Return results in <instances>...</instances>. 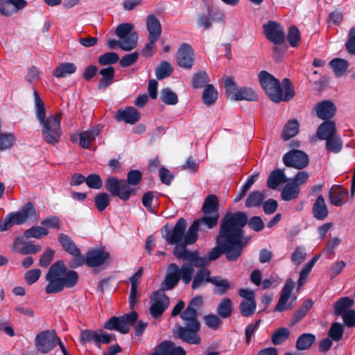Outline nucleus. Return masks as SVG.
<instances>
[{"mask_svg": "<svg viewBox=\"0 0 355 355\" xmlns=\"http://www.w3.org/2000/svg\"><path fill=\"white\" fill-rule=\"evenodd\" d=\"M87 265L89 267H97L103 265L110 257V254L101 249L89 250L87 254Z\"/></svg>", "mask_w": 355, "mask_h": 355, "instance_id": "aec40b11", "label": "nucleus"}, {"mask_svg": "<svg viewBox=\"0 0 355 355\" xmlns=\"http://www.w3.org/2000/svg\"><path fill=\"white\" fill-rule=\"evenodd\" d=\"M119 60V57L116 53L107 52L98 58V63L103 66L109 65L117 62Z\"/></svg>", "mask_w": 355, "mask_h": 355, "instance_id": "0e129e2a", "label": "nucleus"}, {"mask_svg": "<svg viewBox=\"0 0 355 355\" xmlns=\"http://www.w3.org/2000/svg\"><path fill=\"white\" fill-rule=\"evenodd\" d=\"M336 110L335 104L330 100L321 101L315 107L317 116L325 121L332 119L335 116Z\"/></svg>", "mask_w": 355, "mask_h": 355, "instance_id": "a211bd4d", "label": "nucleus"}, {"mask_svg": "<svg viewBox=\"0 0 355 355\" xmlns=\"http://www.w3.org/2000/svg\"><path fill=\"white\" fill-rule=\"evenodd\" d=\"M187 261L183 263L180 268L178 267L180 279H181L184 284H188L192 280L195 272L194 267H196L193 263Z\"/></svg>", "mask_w": 355, "mask_h": 355, "instance_id": "2f4dec72", "label": "nucleus"}, {"mask_svg": "<svg viewBox=\"0 0 355 355\" xmlns=\"http://www.w3.org/2000/svg\"><path fill=\"white\" fill-rule=\"evenodd\" d=\"M187 221L184 218H180L175 223L172 230H168L164 238L170 245L176 244L173 250L174 255L179 259L183 261H194L196 266L205 264L206 260L200 258L198 251L191 252L187 250L184 242L186 234Z\"/></svg>", "mask_w": 355, "mask_h": 355, "instance_id": "f03ea898", "label": "nucleus"}, {"mask_svg": "<svg viewBox=\"0 0 355 355\" xmlns=\"http://www.w3.org/2000/svg\"><path fill=\"white\" fill-rule=\"evenodd\" d=\"M163 355H185V351L181 347H176L171 341H164L160 343Z\"/></svg>", "mask_w": 355, "mask_h": 355, "instance_id": "e433bc0d", "label": "nucleus"}, {"mask_svg": "<svg viewBox=\"0 0 355 355\" xmlns=\"http://www.w3.org/2000/svg\"><path fill=\"white\" fill-rule=\"evenodd\" d=\"M118 121H125L130 124L136 123L140 119V114L133 107H127L125 110H119L115 115Z\"/></svg>", "mask_w": 355, "mask_h": 355, "instance_id": "4be33fe9", "label": "nucleus"}, {"mask_svg": "<svg viewBox=\"0 0 355 355\" xmlns=\"http://www.w3.org/2000/svg\"><path fill=\"white\" fill-rule=\"evenodd\" d=\"M76 71V66L73 63L62 62L54 69L53 74L57 78H63L75 73Z\"/></svg>", "mask_w": 355, "mask_h": 355, "instance_id": "f704fd0d", "label": "nucleus"}, {"mask_svg": "<svg viewBox=\"0 0 355 355\" xmlns=\"http://www.w3.org/2000/svg\"><path fill=\"white\" fill-rule=\"evenodd\" d=\"M80 340L82 343H94L98 347V330L86 329L82 331L80 335Z\"/></svg>", "mask_w": 355, "mask_h": 355, "instance_id": "13d9d810", "label": "nucleus"}, {"mask_svg": "<svg viewBox=\"0 0 355 355\" xmlns=\"http://www.w3.org/2000/svg\"><path fill=\"white\" fill-rule=\"evenodd\" d=\"M290 334L288 328L281 327L274 331L271 336V341L274 345H282L289 338Z\"/></svg>", "mask_w": 355, "mask_h": 355, "instance_id": "c03bdc74", "label": "nucleus"}, {"mask_svg": "<svg viewBox=\"0 0 355 355\" xmlns=\"http://www.w3.org/2000/svg\"><path fill=\"white\" fill-rule=\"evenodd\" d=\"M180 317L184 321V324L200 327V322L198 320V313L196 310H191L190 308L187 307L181 313Z\"/></svg>", "mask_w": 355, "mask_h": 355, "instance_id": "ea45409f", "label": "nucleus"}, {"mask_svg": "<svg viewBox=\"0 0 355 355\" xmlns=\"http://www.w3.org/2000/svg\"><path fill=\"white\" fill-rule=\"evenodd\" d=\"M295 286V282L291 279H288L282 290L280 297L275 309V311H283L287 309H291L293 306L291 304H287L290 298L291 292Z\"/></svg>", "mask_w": 355, "mask_h": 355, "instance_id": "f3484780", "label": "nucleus"}, {"mask_svg": "<svg viewBox=\"0 0 355 355\" xmlns=\"http://www.w3.org/2000/svg\"><path fill=\"white\" fill-rule=\"evenodd\" d=\"M134 26L129 23L120 24L115 31V34L120 38L119 46L125 51L134 49L137 44V34L133 32Z\"/></svg>", "mask_w": 355, "mask_h": 355, "instance_id": "1a4fd4ad", "label": "nucleus"}, {"mask_svg": "<svg viewBox=\"0 0 355 355\" xmlns=\"http://www.w3.org/2000/svg\"><path fill=\"white\" fill-rule=\"evenodd\" d=\"M257 304L255 300H243L239 306L242 315L250 317L252 315L256 310Z\"/></svg>", "mask_w": 355, "mask_h": 355, "instance_id": "3c124183", "label": "nucleus"}, {"mask_svg": "<svg viewBox=\"0 0 355 355\" xmlns=\"http://www.w3.org/2000/svg\"><path fill=\"white\" fill-rule=\"evenodd\" d=\"M15 141V136L12 133L0 134V150L3 151L10 148Z\"/></svg>", "mask_w": 355, "mask_h": 355, "instance_id": "bf43d9fd", "label": "nucleus"}, {"mask_svg": "<svg viewBox=\"0 0 355 355\" xmlns=\"http://www.w3.org/2000/svg\"><path fill=\"white\" fill-rule=\"evenodd\" d=\"M36 116L40 123L46 120L44 104L37 91L34 92Z\"/></svg>", "mask_w": 355, "mask_h": 355, "instance_id": "8fccbe9b", "label": "nucleus"}, {"mask_svg": "<svg viewBox=\"0 0 355 355\" xmlns=\"http://www.w3.org/2000/svg\"><path fill=\"white\" fill-rule=\"evenodd\" d=\"M348 191L340 185H334L329 191V202L337 207H341L347 201Z\"/></svg>", "mask_w": 355, "mask_h": 355, "instance_id": "6ab92c4d", "label": "nucleus"}, {"mask_svg": "<svg viewBox=\"0 0 355 355\" xmlns=\"http://www.w3.org/2000/svg\"><path fill=\"white\" fill-rule=\"evenodd\" d=\"M102 130V125H98L90 130L84 131L80 134L79 145L83 148H89Z\"/></svg>", "mask_w": 355, "mask_h": 355, "instance_id": "b1692460", "label": "nucleus"}, {"mask_svg": "<svg viewBox=\"0 0 355 355\" xmlns=\"http://www.w3.org/2000/svg\"><path fill=\"white\" fill-rule=\"evenodd\" d=\"M224 86L228 98L237 101L240 88L236 86L235 81L231 77H228L225 80Z\"/></svg>", "mask_w": 355, "mask_h": 355, "instance_id": "49530a36", "label": "nucleus"}, {"mask_svg": "<svg viewBox=\"0 0 355 355\" xmlns=\"http://www.w3.org/2000/svg\"><path fill=\"white\" fill-rule=\"evenodd\" d=\"M329 65L334 70L336 76L340 77L344 75L348 69L349 63L342 58H334L329 62Z\"/></svg>", "mask_w": 355, "mask_h": 355, "instance_id": "4c0bfd02", "label": "nucleus"}, {"mask_svg": "<svg viewBox=\"0 0 355 355\" xmlns=\"http://www.w3.org/2000/svg\"><path fill=\"white\" fill-rule=\"evenodd\" d=\"M336 135V127L334 121L329 120L321 123L317 130V137L320 140L327 139Z\"/></svg>", "mask_w": 355, "mask_h": 355, "instance_id": "a878e982", "label": "nucleus"}, {"mask_svg": "<svg viewBox=\"0 0 355 355\" xmlns=\"http://www.w3.org/2000/svg\"><path fill=\"white\" fill-rule=\"evenodd\" d=\"M146 28L148 37L159 38L162 34V25L157 17L154 15H149L146 18Z\"/></svg>", "mask_w": 355, "mask_h": 355, "instance_id": "cd10ccee", "label": "nucleus"}, {"mask_svg": "<svg viewBox=\"0 0 355 355\" xmlns=\"http://www.w3.org/2000/svg\"><path fill=\"white\" fill-rule=\"evenodd\" d=\"M99 73L102 76V78L99 81L98 87L99 89H105L108 87L114 80V69L110 66L101 69Z\"/></svg>", "mask_w": 355, "mask_h": 355, "instance_id": "7c9ffc66", "label": "nucleus"}, {"mask_svg": "<svg viewBox=\"0 0 355 355\" xmlns=\"http://www.w3.org/2000/svg\"><path fill=\"white\" fill-rule=\"evenodd\" d=\"M172 72L173 67L171 64L166 61L162 62L155 69L156 77L159 80H162L169 76Z\"/></svg>", "mask_w": 355, "mask_h": 355, "instance_id": "603ef678", "label": "nucleus"}, {"mask_svg": "<svg viewBox=\"0 0 355 355\" xmlns=\"http://www.w3.org/2000/svg\"><path fill=\"white\" fill-rule=\"evenodd\" d=\"M22 243L23 240L19 237H17L15 239L12 250L15 251L19 250L21 254L26 255L30 254H35L40 251L42 249V247L40 245H34L31 243L24 244V246L19 249V246Z\"/></svg>", "mask_w": 355, "mask_h": 355, "instance_id": "c756f323", "label": "nucleus"}, {"mask_svg": "<svg viewBox=\"0 0 355 355\" xmlns=\"http://www.w3.org/2000/svg\"><path fill=\"white\" fill-rule=\"evenodd\" d=\"M150 299L152 302L150 308V315L153 318H158L168 307L169 299L164 293V289L155 291Z\"/></svg>", "mask_w": 355, "mask_h": 355, "instance_id": "ddd939ff", "label": "nucleus"}, {"mask_svg": "<svg viewBox=\"0 0 355 355\" xmlns=\"http://www.w3.org/2000/svg\"><path fill=\"white\" fill-rule=\"evenodd\" d=\"M205 267H199L200 268L193 276L192 281V288L193 290L204 286L208 283H212L213 277H211V272Z\"/></svg>", "mask_w": 355, "mask_h": 355, "instance_id": "412c9836", "label": "nucleus"}, {"mask_svg": "<svg viewBox=\"0 0 355 355\" xmlns=\"http://www.w3.org/2000/svg\"><path fill=\"white\" fill-rule=\"evenodd\" d=\"M105 188L113 197H119L123 201L128 200L133 189L128 185L125 180L118 179L110 176L105 180Z\"/></svg>", "mask_w": 355, "mask_h": 355, "instance_id": "6e6552de", "label": "nucleus"}, {"mask_svg": "<svg viewBox=\"0 0 355 355\" xmlns=\"http://www.w3.org/2000/svg\"><path fill=\"white\" fill-rule=\"evenodd\" d=\"M288 181V179L286 177L284 169H276L270 174L267 181V186L270 189H276L279 184Z\"/></svg>", "mask_w": 355, "mask_h": 355, "instance_id": "c85d7f7f", "label": "nucleus"}, {"mask_svg": "<svg viewBox=\"0 0 355 355\" xmlns=\"http://www.w3.org/2000/svg\"><path fill=\"white\" fill-rule=\"evenodd\" d=\"M342 139L336 135L326 139V149L327 151L334 153H338L343 148Z\"/></svg>", "mask_w": 355, "mask_h": 355, "instance_id": "79ce46f5", "label": "nucleus"}, {"mask_svg": "<svg viewBox=\"0 0 355 355\" xmlns=\"http://www.w3.org/2000/svg\"><path fill=\"white\" fill-rule=\"evenodd\" d=\"M195 55L191 46L187 43L182 44L177 53V62L179 67L190 69L194 64Z\"/></svg>", "mask_w": 355, "mask_h": 355, "instance_id": "dca6fc26", "label": "nucleus"}, {"mask_svg": "<svg viewBox=\"0 0 355 355\" xmlns=\"http://www.w3.org/2000/svg\"><path fill=\"white\" fill-rule=\"evenodd\" d=\"M78 278L76 271L67 270L63 261H57L51 266L46 275L48 284L45 291L48 294H53L62 291L65 287L71 288L76 285Z\"/></svg>", "mask_w": 355, "mask_h": 355, "instance_id": "7ed1b4c3", "label": "nucleus"}, {"mask_svg": "<svg viewBox=\"0 0 355 355\" xmlns=\"http://www.w3.org/2000/svg\"><path fill=\"white\" fill-rule=\"evenodd\" d=\"M232 312V301L229 298H224L221 300L217 307L218 315L223 318H229Z\"/></svg>", "mask_w": 355, "mask_h": 355, "instance_id": "de8ad7c7", "label": "nucleus"}, {"mask_svg": "<svg viewBox=\"0 0 355 355\" xmlns=\"http://www.w3.org/2000/svg\"><path fill=\"white\" fill-rule=\"evenodd\" d=\"M264 199L265 195L263 193L259 191H254L248 196L245 201V207L248 208L259 207L262 205Z\"/></svg>", "mask_w": 355, "mask_h": 355, "instance_id": "37998d69", "label": "nucleus"}, {"mask_svg": "<svg viewBox=\"0 0 355 355\" xmlns=\"http://www.w3.org/2000/svg\"><path fill=\"white\" fill-rule=\"evenodd\" d=\"M212 284L218 287V293L223 295L230 288V282L220 276L213 277Z\"/></svg>", "mask_w": 355, "mask_h": 355, "instance_id": "338daca9", "label": "nucleus"}, {"mask_svg": "<svg viewBox=\"0 0 355 355\" xmlns=\"http://www.w3.org/2000/svg\"><path fill=\"white\" fill-rule=\"evenodd\" d=\"M306 258V254L304 247L298 246L295 248L291 259V261L297 266L300 265Z\"/></svg>", "mask_w": 355, "mask_h": 355, "instance_id": "e2e57ef3", "label": "nucleus"}, {"mask_svg": "<svg viewBox=\"0 0 355 355\" xmlns=\"http://www.w3.org/2000/svg\"><path fill=\"white\" fill-rule=\"evenodd\" d=\"M94 202L98 211H104L110 203V197L107 193H101L96 196Z\"/></svg>", "mask_w": 355, "mask_h": 355, "instance_id": "6e6d98bb", "label": "nucleus"}, {"mask_svg": "<svg viewBox=\"0 0 355 355\" xmlns=\"http://www.w3.org/2000/svg\"><path fill=\"white\" fill-rule=\"evenodd\" d=\"M35 343L38 351L46 354L55 347L57 336L54 331L45 330L36 336Z\"/></svg>", "mask_w": 355, "mask_h": 355, "instance_id": "f8f14e48", "label": "nucleus"}, {"mask_svg": "<svg viewBox=\"0 0 355 355\" xmlns=\"http://www.w3.org/2000/svg\"><path fill=\"white\" fill-rule=\"evenodd\" d=\"M299 193L300 187H298L297 184L291 182L286 184L284 187L281 193V197L282 200L285 201H290L297 198Z\"/></svg>", "mask_w": 355, "mask_h": 355, "instance_id": "c9c22d12", "label": "nucleus"}, {"mask_svg": "<svg viewBox=\"0 0 355 355\" xmlns=\"http://www.w3.org/2000/svg\"><path fill=\"white\" fill-rule=\"evenodd\" d=\"M266 38L275 44H281L285 41L284 28L277 22L268 21L263 25Z\"/></svg>", "mask_w": 355, "mask_h": 355, "instance_id": "2eb2a0df", "label": "nucleus"}, {"mask_svg": "<svg viewBox=\"0 0 355 355\" xmlns=\"http://www.w3.org/2000/svg\"><path fill=\"white\" fill-rule=\"evenodd\" d=\"M218 220L209 216H202L193 222L185 234L184 242L186 244H193L198 239V232H206L216 226Z\"/></svg>", "mask_w": 355, "mask_h": 355, "instance_id": "0eeeda50", "label": "nucleus"}, {"mask_svg": "<svg viewBox=\"0 0 355 355\" xmlns=\"http://www.w3.org/2000/svg\"><path fill=\"white\" fill-rule=\"evenodd\" d=\"M37 218L36 210L32 203L28 202L18 211L8 214L0 223V231H6L14 225H21L28 220Z\"/></svg>", "mask_w": 355, "mask_h": 355, "instance_id": "39448f33", "label": "nucleus"}, {"mask_svg": "<svg viewBox=\"0 0 355 355\" xmlns=\"http://www.w3.org/2000/svg\"><path fill=\"white\" fill-rule=\"evenodd\" d=\"M299 123L297 121L293 120L288 121L284 126L282 132V139L284 140H288L291 137L296 135L298 132Z\"/></svg>", "mask_w": 355, "mask_h": 355, "instance_id": "09e8293b", "label": "nucleus"}, {"mask_svg": "<svg viewBox=\"0 0 355 355\" xmlns=\"http://www.w3.org/2000/svg\"><path fill=\"white\" fill-rule=\"evenodd\" d=\"M160 98L164 103L167 105H174L178 102L177 94L170 88H164L161 90Z\"/></svg>", "mask_w": 355, "mask_h": 355, "instance_id": "864d4df0", "label": "nucleus"}, {"mask_svg": "<svg viewBox=\"0 0 355 355\" xmlns=\"http://www.w3.org/2000/svg\"><path fill=\"white\" fill-rule=\"evenodd\" d=\"M346 49L349 53L355 55V26L352 27L349 31Z\"/></svg>", "mask_w": 355, "mask_h": 355, "instance_id": "774afa93", "label": "nucleus"}, {"mask_svg": "<svg viewBox=\"0 0 355 355\" xmlns=\"http://www.w3.org/2000/svg\"><path fill=\"white\" fill-rule=\"evenodd\" d=\"M61 114L50 115L46 120L40 123L42 126V134L43 139L49 144H58L62 135L60 127Z\"/></svg>", "mask_w": 355, "mask_h": 355, "instance_id": "423d86ee", "label": "nucleus"}, {"mask_svg": "<svg viewBox=\"0 0 355 355\" xmlns=\"http://www.w3.org/2000/svg\"><path fill=\"white\" fill-rule=\"evenodd\" d=\"M354 304V300L349 297H344L338 300L334 305V313L337 315H341L348 311Z\"/></svg>", "mask_w": 355, "mask_h": 355, "instance_id": "58836bf2", "label": "nucleus"}, {"mask_svg": "<svg viewBox=\"0 0 355 355\" xmlns=\"http://www.w3.org/2000/svg\"><path fill=\"white\" fill-rule=\"evenodd\" d=\"M58 241L61 243L64 250L69 254L76 253L79 248L74 243L73 240L67 234H60Z\"/></svg>", "mask_w": 355, "mask_h": 355, "instance_id": "a18cd8bd", "label": "nucleus"}, {"mask_svg": "<svg viewBox=\"0 0 355 355\" xmlns=\"http://www.w3.org/2000/svg\"><path fill=\"white\" fill-rule=\"evenodd\" d=\"M179 281L178 266L175 263H171L168 267V272L164 279V288L167 290L173 288Z\"/></svg>", "mask_w": 355, "mask_h": 355, "instance_id": "bb28decb", "label": "nucleus"}, {"mask_svg": "<svg viewBox=\"0 0 355 355\" xmlns=\"http://www.w3.org/2000/svg\"><path fill=\"white\" fill-rule=\"evenodd\" d=\"M48 234L49 231L46 228L40 226H34L26 230L24 235L26 239H41L43 236H46Z\"/></svg>", "mask_w": 355, "mask_h": 355, "instance_id": "5fc2aeb1", "label": "nucleus"}, {"mask_svg": "<svg viewBox=\"0 0 355 355\" xmlns=\"http://www.w3.org/2000/svg\"><path fill=\"white\" fill-rule=\"evenodd\" d=\"M200 327L199 326H189L184 324H176L173 330V334L175 338H179L182 341L192 345H199L201 342L198 331Z\"/></svg>", "mask_w": 355, "mask_h": 355, "instance_id": "9b49d317", "label": "nucleus"}, {"mask_svg": "<svg viewBox=\"0 0 355 355\" xmlns=\"http://www.w3.org/2000/svg\"><path fill=\"white\" fill-rule=\"evenodd\" d=\"M258 76L262 88L274 103L288 101L293 97L291 89H287L286 93H282L279 80L266 71H261Z\"/></svg>", "mask_w": 355, "mask_h": 355, "instance_id": "20e7f679", "label": "nucleus"}, {"mask_svg": "<svg viewBox=\"0 0 355 355\" xmlns=\"http://www.w3.org/2000/svg\"><path fill=\"white\" fill-rule=\"evenodd\" d=\"M237 101H254L257 100V94L254 90L249 87H241L239 89Z\"/></svg>", "mask_w": 355, "mask_h": 355, "instance_id": "4d7b16f0", "label": "nucleus"}, {"mask_svg": "<svg viewBox=\"0 0 355 355\" xmlns=\"http://www.w3.org/2000/svg\"><path fill=\"white\" fill-rule=\"evenodd\" d=\"M218 200L215 195H209L205 200L202 205V211L205 216L214 217L218 220Z\"/></svg>", "mask_w": 355, "mask_h": 355, "instance_id": "5701e85b", "label": "nucleus"}, {"mask_svg": "<svg viewBox=\"0 0 355 355\" xmlns=\"http://www.w3.org/2000/svg\"><path fill=\"white\" fill-rule=\"evenodd\" d=\"M283 162L286 166L302 169L308 166L309 159L304 152L292 150L284 155Z\"/></svg>", "mask_w": 355, "mask_h": 355, "instance_id": "4468645a", "label": "nucleus"}, {"mask_svg": "<svg viewBox=\"0 0 355 355\" xmlns=\"http://www.w3.org/2000/svg\"><path fill=\"white\" fill-rule=\"evenodd\" d=\"M343 326L338 322H334L331 324L328 335L329 336L335 341H339L343 334Z\"/></svg>", "mask_w": 355, "mask_h": 355, "instance_id": "052dcab7", "label": "nucleus"}, {"mask_svg": "<svg viewBox=\"0 0 355 355\" xmlns=\"http://www.w3.org/2000/svg\"><path fill=\"white\" fill-rule=\"evenodd\" d=\"M287 39L293 47H296L299 44L300 42V33L297 26L293 25L289 28Z\"/></svg>", "mask_w": 355, "mask_h": 355, "instance_id": "680f3d73", "label": "nucleus"}, {"mask_svg": "<svg viewBox=\"0 0 355 355\" xmlns=\"http://www.w3.org/2000/svg\"><path fill=\"white\" fill-rule=\"evenodd\" d=\"M248 216L243 211H237L227 214L223 218L220 226V233L217 237L218 247L214 248L208 254V257H201L206 260L205 264L196 267H204L211 261L216 260L222 253L226 254L229 261H236L240 257L243 248L247 243L243 241Z\"/></svg>", "mask_w": 355, "mask_h": 355, "instance_id": "f257e3e1", "label": "nucleus"}, {"mask_svg": "<svg viewBox=\"0 0 355 355\" xmlns=\"http://www.w3.org/2000/svg\"><path fill=\"white\" fill-rule=\"evenodd\" d=\"M315 340V336L311 333H304L300 335L296 341V348L302 351L309 349Z\"/></svg>", "mask_w": 355, "mask_h": 355, "instance_id": "72a5a7b5", "label": "nucleus"}, {"mask_svg": "<svg viewBox=\"0 0 355 355\" xmlns=\"http://www.w3.org/2000/svg\"><path fill=\"white\" fill-rule=\"evenodd\" d=\"M138 315L135 311H132L128 314L122 316H112L103 325V327L108 330H116L121 334H127L130 331V327L133 326L137 321Z\"/></svg>", "mask_w": 355, "mask_h": 355, "instance_id": "9d476101", "label": "nucleus"}, {"mask_svg": "<svg viewBox=\"0 0 355 355\" xmlns=\"http://www.w3.org/2000/svg\"><path fill=\"white\" fill-rule=\"evenodd\" d=\"M313 302L311 299L304 301L302 306L295 312L290 322V326L293 327L302 319L313 306Z\"/></svg>", "mask_w": 355, "mask_h": 355, "instance_id": "473e14b6", "label": "nucleus"}, {"mask_svg": "<svg viewBox=\"0 0 355 355\" xmlns=\"http://www.w3.org/2000/svg\"><path fill=\"white\" fill-rule=\"evenodd\" d=\"M312 212L314 218L318 220H324L327 218L329 211L324 198L322 195H320L314 202Z\"/></svg>", "mask_w": 355, "mask_h": 355, "instance_id": "393cba45", "label": "nucleus"}, {"mask_svg": "<svg viewBox=\"0 0 355 355\" xmlns=\"http://www.w3.org/2000/svg\"><path fill=\"white\" fill-rule=\"evenodd\" d=\"M218 98V92L213 85H207L202 94V101L207 106L212 105Z\"/></svg>", "mask_w": 355, "mask_h": 355, "instance_id": "a19ab883", "label": "nucleus"}, {"mask_svg": "<svg viewBox=\"0 0 355 355\" xmlns=\"http://www.w3.org/2000/svg\"><path fill=\"white\" fill-rule=\"evenodd\" d=\"M209 82L208 75L205 71H200L193 75L192 84L194 88H200Z\"/></svg>", "mask_w": 355, "mask_h": 355, "instance_id": "69168bd1", "label": "nucleus"}]
</instances>
